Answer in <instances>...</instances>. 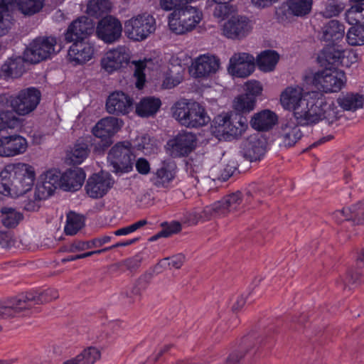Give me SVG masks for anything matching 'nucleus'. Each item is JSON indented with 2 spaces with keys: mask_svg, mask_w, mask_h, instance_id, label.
Listing matches in <instances>:
<instances>
[{
  "mask_svg": "<svg viewBox=\"0 0 364 364\" xmlns=\"http://www.w3.org/2000/svg\"><path fill=\"white\" fill-rule=\"evenodd\" d=\"M255 58L246 53H235L230 59L228 71L239 77L249 76L255 70Z\"/></svg>",
  "mask_w": 364,
  "mask_h": 364,
  "instance_id": "obj_18",
  "label": "nucleus"
},
{
  "mask_svg": "<svg viewBox=\"0 0 364 364\" xmlns=\"http://www.w3.org/2000/svg\"><path fill=\"white\" fill-rule=\"evenodd\" d=\"M358 60V55L353 50H343L341 65L350 67L351 65L357 63Z\"/></svg>",
  "mask_w": 364,
  "mask_h": 364,
  "instance_id": "obj_57",
  "label": "nucleus"
},
{
  "mask_svg": "<svg viewBox=\"0 0 364 364\" xmlns=\"http://www.w3.org/2000/svg\"><path fill=\"white\" fill-rule=\"evenodd\" d=\"M101 357L100 350L96 347H88L75 358L80 364H93Z\"/></svg>",
  "mask_w": 364,
  "mask_h": 364,
  "instance_id": "obj_43",
  "label": "nucleus"
},
{
  "mask_svg": "<svg viewBox=\"0 0 364 364\" xmlns=\"http://www.w3.org/2000/svg\"><path fill=\"white\" fill-rule=\"evenodd\" d=\"M91 247L90 242L76 241L71 245L70 251L85 250Z\"/></svg>",
  "mask_w": 364,
  "mask_h": 364,
  "instance_id": "obj_61",
  "label": "nucleus"
},
{
  "mask_svg": "<svg viewBox=\"0 0 364 364\" xmlns=\"http://www.w3.org/2000/svg\"><path fill=\"white\" fill-rule=\"evenodd\" d=\"M84 218L81 215L70 212L67 215L65 232L69 235H75L84 226Z\"/></svg>",
  "mask_w": 364,
  "mask_h": 364,
  "instance_id": "obj_41",
  "label": "nucleus"
},
{
  "mask_svg": "<svg viewBox=\"0 0 364 364\" xmlns=\"http://www.w3.org/2000/svg\"><path fill=\"white\" fill-rule=\"evenodd\" d=\"M194 148V141L191 138H171L167 143L166 149L173 156H184Z\"/></svg>",
  "mask_w": 364,
  "mask_h": 364,
  "instance_id": "obj_32",
  "label": "nucleus"
},
{
  "mask_svg": "<svg viewBox=\"0 0 364 364\" xmlns=\"http://www.w3.org/2000/svg\"><path fill=\"white\" fill-rule=\"evenodd\" d=\"M40 178L51 186L55 190L61 188V173L57 169H50L43 173Z\"/></svg>",
  "mask_w": 364,
  "mask_h": 364,
  "instance_id": "obj_47",
  "label": "nucleus"
},
{
  "mask_svg": "<svg viewBox=\"0 0 364 364\" xmlns=\"http://www.w3.org/2000/svg\"><path fill=\"white\" fill-rule=\"evenodd\" d=\"M336 102L343 112H354L363 107L364 96L358 92H347L340 95Z\"/></svg>",
  "mask_w": 364,
  "mask_h": 364,
  "instance_id": "obj_29",
  "label": "nucleus"
},
{
  "mask_svg": "<svg viewBox=\"0 0 364 364\" xmlns=\"http://www.w3.org/2000/svg\"><path fill=\"white\" fill-rule=\"evenodd\" d=\"M28 142L26 138H0V156H14L26 151Z\"/></svg>",
  "mask_w": 364,
  "mask_h": 364,
  "instance_id": "obj_22",
  "label": "nucleus"
},
{
  "mask_svg": "<svg viewBox=\"0 0 364 364\" xmlns=\"http://www.w3.org/2000/svg\"><path fill=\"white\" fill-rule=\"evenodd\" d=\"M346 39L351 46L364 44V26H352L348 31Z\"/></svg>",
  "mask_w": 364,
  "mask_h": 364,
  "instance_id": "obj_46",
  "label": "nucleus"
},
{
  "mask_svg": "<svg viewBox=\"0 0 364 364\" xmlns=\"http://www.w3.org/2000/svg\"><path fill=\"white\" fill-rule=\"evenodd\" d=\"M114 181L112 176L105 171L91 175L86 183L87 194L92 198H100L106 195L113 186Z\"/></svg>",
  "mask_w": 364,
  "mask_h": 364,
  "instance_id": "obj_15",
  "label": "nucleus"
},
{
  "mask_svg": "<svg viewBox=\"0 0 364 364\" xmlns=\"http://www.w3.org/2000/svg\"><path fill=\"white\" fill-rule=\"evenodd\" d=\"M241 203L240 193H234L226 196L220 200L206 206L203 212L196 211L188 213L184 218V223L188 225H195L200 219L208 220L212 216L221 217L235 210Z\"/></svg>",
  "mask_w": 364,
  "mask_h": 364,
  "instance_id": "obj_3",
  "label": "nucleus"
},
{
  "mask_svg": "<svg viewBox=\"0 0 364 364\" xmlns=\"http://www.w3.org/2000/svg\"><path fill=\"white\" fill-rule=\"evenodd\" d=\"M58 296L56 290L48 289L42 292L30 291L21 294L11 299L18 315L21 311L31 308L34 304L49 302Z\"/></svg>",
  "mask_w": 364,
  "mask_h": 364,
  "instance_id": "obj_13",
  "label": "nucleus"
},
{
  "mask_svg": "<svg viewBox=\"0 0 364 364\" xmlns=\"http://www.w3.org/2000/svg\"><path fill=\"white\" fill-rule=\"evenodd\" d=\"M24 61V57L8 58L0 68V77L9 80L21 77L25 71Z\"/></svg>",
  "mask_w": 364,
  "mask_h": 364,
  "instance_id": "obj_27",
  "label": "nucleus"
},
{
  "mask_svg": "<svg viewBox=\"0 0 364 364\" xmlns=\"http://www.w3.org/2000/svg\"><path fill=\"white\" fill-rule=\"evenodd\" d=\"M213 122L215 129L218 128V134L212 131L215 136H219L220 132L227 136H239L248 129L247 118L240 114L223 113L215 117Z\"/></svg>",
  "mask_w": 364,
  "mask_h": 364,
  "instance_id": "obj_7",
  "label": "nucleus"
},
{
  "mask_svg": "<svg viewBox=\"0 0 364 364\" xmlns=\"http://www.w3.org/2000/svg\"><path fill=\"white\" fill-rule=\"evenodd\" d=\"M157 178L163 185L168 183L174 177L173 166L168 167H162L156 172Z\"/></svg>",
  "mask_w": 364,
  "mask_h": 364,
  "instance_id": "obj_54",
  "label": "nucleus"
},
{
  "mask_svg": "<svg viewBox=\"0 0 364 364\" xmlns=\"http://www.w3.org/2000/svg\"><path fill=\"white\" fill-rule=\"evenodd\" d=\"M133 108V100L122 91L111 93L106 102V109L109 114H126Z\"/></svg>",
  "mask_w": 364,
  "mask_h": 364,
  "instance_id": "obj_20",
  "label": "nucleus"
},
{
  "mask_svg": "<svg viewBox=\"0 0 364 364\" xmlns=\"http://www.w3.org/2000/svg\"><path fill=\"white\" fill-rule=\"evenodd\" d=\"M40 100V91L34 87H28L21 90L16 95L11 96L9 102L16 113L26 115L36 108Z\"/></svg>",
  "mask_w": 364,
  "mask_h": 364,
  "instance_id": "obj_11",
  "label": "nucleus"
},
{
  "mask_svg": "<svg viewBox=\"0 0 364 364\" xmlns=\"http://www.w3.org/2000/svg\"><path fill=\"white\" fill-rule=\"evenodd\" d=\"M111 238L112 237L110 236L105 235L102 237L95 239L90 242L92 247L102 246V245L109 242L111 240Z\"/></svg>",
  "mask_w": 364,
  "mask_h": 364,
  "instance_id": "obj_64",
  "label": "nucleus"
},
{
  "mask_svg": "<svg viewBox=\"0 0 364 364\" xmlns=\"http://www.w3.org/2000/svg\"><path fill=\"white\" fill-rule=\"evenodd\" d=\"M333 219L336 223L353 220L358 223H364V203L356 205L353 209L343 208L333 213Z\"/></svg>",
  "mask_w": 364,
  "mask_h": 364,
  "instance_id": "obj_31",
  "label": "nucleus"
},
{
  "mask_svg": "<svg viewBox=\"0 0 364 364\" xmlns=\"http://www.w3.org/2000/svg\"><path fill=\"white\" fill-rule=\"evenodd\" d=\"M135 65L134 75L137 77V82L136 83V87L139 89L142 88L144 82V74L143 70L145 68L146 65L144 61H133Z\"/></svg>",
  "mask_w": 364,
  "mask_h": 364,
  "instance_id": "obj_55",
  "label": "nucleus"
},
{
  "mask_svg": "<svg viewBox=\"0 0 364 364\" xmlns=\"http://www.w3.org/2000/svg\"><path fill=\"white\" fill-rule=\"evenodd\" d=\"M277 114L269 110L264 109L252 115L250 120V126L258 132H268L277 123Z\"/></svg>",
  "mask_w": 364,
  "mask_h": 364,
  "instance_id": "obj_23",
  "label": "nucleus"
},
{
  "mask_svg": "<svg viewBox=\"0 0 364 364\" xmlns=\"http://www.w3.org/2000/svg\"><path fill=\"white\" fill-rule=\"evenodd\" d=\"M255 102L252 96L240 95L234 101V108L239 112L247 113L254 109Z\"/></svg>",
  "mask_w": 364,
  "mask_h": 364,
  "instance_id": "obj_42",
  "label": "nucleus"
},
{
  "mask_svg": "<svg viewBox=\"0 0 364 364\" xmlns=\"http://www.w3.org/2000/svg\"><path fill=\"white\" fill-rule=\"evenodd\" d=\"M313 0H288L286 3L287 11L296 16H305L311 10Z\"/></svg>",
  "mask_w": 364,
  "mask_h": 364,
  "instance_id": "obj_36",
  "label": "nucleus"
},
{
  "mask_svg": "<svg viewBox=\"0 0 364 364\" xmlns=\"http://www.w3.org/2000/svg\"><path fill=\"white\" fill-rule=\"evenodd\" d=\"M95 23L87 16H81L73 21L65 33L67 42L83 41L95 31Z\"/></svg>",
  "mask_w": 364,
  "mask_h": 364,
  "instance_id": "obj_16",
  "label": "nucleus"
},
{
  "mask_svg": "<svg viewBox=\"0 0 364 364\" xmlns=\"http://www.w3.org/2000/svg\"><path fill=\"white\" fill-rule=\"evenodd\" d=\"M55 190L39 177L36 186L35 198L38 200H45L53 195Z\"/></svg>",
  "mask_w": 364,
  "mask_h": 364,
  "instance_id": "obj_48",
  "label": "nucleus"
},
{
  "mask_svg": "<svg viewBox=\"0 0 364 364\" xmlns=\"http://www.w3.org/2000/svg\"><path fill=\"white\" fill-rule=\"evenodd\" d=\"M129 61L128 49L121 46L108 51L101 60L103 69L111 73L127 65Z\"/></svg>",
  "mask_w": 364,
  "mask_h": 364,
  "instance_id": "obj_19",
  "label": "nucleus"
},
{
  "mask_svg": "<svg viewBox=\"0 0 364 364\" xmlns=\"http://www.w3.org/2000/svg\"><path fill=\"white\" fill-rule=\"evenodd\" d=\"M16 316V310L11 299L6 305L0 306V330L8 320Z\"/></svg>",
  "mask_w": 364,
  "mask_h": 364,
  "instance_id": "obj_49",
  "label": "nucleus"
},
{
  "mask_svg": "<svg viewBox=\"0 0 364 364\" xmlns=\"http://www.w3.org/2000/svg\"><path fill=\"white\" fill-rule=\"evenodd\" d=\"M202 16V12L197 8L186 6L169 15L168 26L176 34H184L193 31L201 21Z\"/></svg>",
  "mask_w": 364,
  "mask_h": 364,
  "instance_id": "obj_4",
  "label": "nucleus"
},
{
  "mask_svg": "<svg viewBox=\"0 0 364 364\" xmlns=\"http://www.w3.org/2000/svg\"><path fill=\"white\" fill-rule=\"evenodd\" d=\"M141 257L136 255L132 258H129L125 261V265L129 268L133 269L139 266L141 262Z\"/></svg>",
  "mask_w": 364,
  "mask_h": 364,
  "instance_id": "obj_63",
  "label": "nucleus"
},
{
  "mask_svg": "<svg viewBox=\"0 0 364 364\" xmlns=\"http://www.w3.org/2000/svg\"><path fill=\"white\" fill-rule=\"evenodd\" d=\"M219 67L220 62L218 58L212 55H201L193 64V74L196 77H206L216 73Z\"/></svg>",
  "mask_w": 364,
  "mask_h": 364,
  "instance_id": "obj_24",
  "label": "nucleus"
},
{
  "mask_svg": "<svg viewBox=\"0 0 364 364\" xmlns=\"http://www.w3.org/2000/svg\"><path fill=\"white\" fill-rule=\"evenodd\" d=\"M13 110L0 112V131L5 129H14L19 125V119Z\"/></svg>",
  "mask_w": 364,
  "mask_h": 364,
  "instance_id": "obj_44",
  "label": "nucleus"
},
{
  "mask_svg": "<svg viewBox=\"0 0 364 364\" xmlns=\"http://www.w3.org/2000/svg\"><path fill=\"white\" fill-rule=\"evenodd\" d=\"M345 8L342 2H328L326 9L323 12L327 18L338 16Z\"/></svg>",
  "mask_w": 364,
  "mask_h": 364,
  "instance_id": "obj_53",
  "label": "nucleus"
},
{
  "mask_svg": "<svg viewBox=\"0 0 364 364\" xmlns=\"http://www.w3.org/2000/svg\"><path fill=\"white\" fill-rule=\"evenodd\" d=\"M246 95L256 97L259 95L262 91V87L259 82L249 81L246 83Z\"/></svg>",
  "mask_w": 364,
  "mask_h": 364,
  "instance_id": "obj_56",
  "label": "nucleus"
},
{
  "mask_svg": "<svg viewBox=\"0 0 364 364\" xmlns=\"http://www.w3.org/2000/svg\"><path fill=\"white\" fill-rule=\"evenodd\" d=\"M156 30V21L150 14H143L132 17L124 23V33L132 40L146 39Z\"/></svg>",
  "mask_w": 364,
  "mask_h": 364,
  "instance_id": "obj_10",
  "label": "nucleus"
},
{
  "mask_svg": "<svg viewBox=\"0 0 364 364\" xmlns=\"http://www.w3.org/2000/svg\"><path fill=\"white\" fill-rule=\"evenodd\" d=\"M90 149L88 143L75 144L66 154V159L73 164H81L89 156Z\"/></svg>",
  "mask_w": 364,
  "mask_h": 364,
  "instance_id": "obj_34",
  "label": "nucleus"
},
{
  "mask_svg": "<svg viewBox=\"0 0 364 364\" xmlns=\"http://www.w3.org/2000/svg\"><path fill=\"white\" fill-rule=\"evenodd\" d=\"M311 105L309 109L305 123H316L325 119L329 124L333 123L342 116L343 111L332 101L327 102L323 98H311Z\"/></svg>",
  "mask_w": 364,
  "mask_h": 364,
  "instance_id": "obj_9",
  "label": "nucleus"
},
{
  "mask_svg": "<svg viewBox=\"0 0 364 364\" xmlns=\"http://www.w3.org/2000/svg\"><path fill=\"white\" fill-rule=\"evenodd\" d=\"M112 4L109 0H90L87 3V14L96 18L101 17L111 11Z\"/></svg>",
  "mask_w": 364,
  "mask_h": 364,
  "instance_id": "obj_37",
  "label": "nucleus"
},
{
  "mask_svg": "<svg viewBox=\"0 0 364 364\" xmlns=\"http://www.w3.org/2000/svg\"><path fill=\"white\" fill-rule=\"evenodd\" d=\"M173 117L186 127H200L210 122L205 109L198 102L180 100L171 108Z\"/></svg>",
  "mask_w": 364,
  "mask_h": 364,
  "instance_id": "obj_2",
  "label": "nucleus"
},
{
  "mask_svg": "<svg viewBox=\"0 0 364 364\" xmlns=\"http://www.w3.org/2000/svg\"><path fill=\"white\" fill-rule=\"evenodd\" d=\"M122 126V120L114 117H107L100 119L92 128V132L94 136H112Z\"/></svg>",
  "mask_w": 364,
  "mask_h": 364,
  "instance_id": "obj_28",
  "label": "nucleus"
},
{
  "mask_svg": "<svg viewBox=\"0 0 364 364\" xmlns=\"http://www.w3.org/2000/svg\"><path fill=\"white\" fill-rule=\"evenodd\" d=\"M11 10L6 5L0 3V36L6 34L11 28L12 24Z\"/></svg>",
  "mask_w": 364,
  "mask_h": 364,
  "instance_id": "obj_45",
  "label": "nucleus"
},
{
  "mask_svg": "<svg viewBox=\"0 0 364 364\" xmlns=\"http://www.w3.org/2000/svg\"><path fill=\"white\" fill-rule=\"evenodd\" d=\"M251 29L247 17L234 15L225 22L223 26V34L230 39L240 40L250 33Z\"/></svg>",
  "mask_w": 364,
  "mask_h": 364,
  "instance_id": "obj_17",
  "label": "nucleus"
},
{
  "mask_svg": "<svg viewBox=\"0 0 364 364\" xmlns=\"http://www.w3.org/2000/svg\"><path fill=\"white\" fill-rule=\"evenodd\" d=\"M213 11V16L216 18H224L230 11L229 6L227 3H217Z\"/></svg>",
  "mask_w": 364,
  "mask_h": 364,
  "instance_id": "obj_58",
  "label": "nucleus"
},
{
  "mask_svg": "<svg viewBox=\"0 0 364 364\" xmlns=\"http://www.w3.org/2000/svg\"><path fill=\"white\" fill-rule=\"evenodd\" d=\"M36 178V169L31 164L18 162L7 165L0 172V193L20 197L31 191Z\"/></svg>",
  "mask_w": 364,
  "mask_h": 364,
  "instance_id": "obj_1",
  "label": "nucleus"
},
{
  "mask_svg": "<svg viewBox=\"0 0 364 364\" xmlns=\"http://www.w3.org/2000/svg\"><path fill=\"white\" fill-rule=\"evenodd\" d=\"M192 0H160L161 7L165 11H176L185 8L188 2Z\"/></svg>",
  "mask_w": 364,
  "mask_h": 364,
  "instance_id": "obj_52",
  "label": "nucleus"
},
{
  "mask_svg": "<svg viewBox=\"0 0 364 364\" xmlns=\"http://www.w3.org/2000/svg\"><path fill=\"white\" fill-rule=\"evenodd\" d=\"M136 168L139 173L146 175L150 171V165L146 159L140 158L136 162Z\"/></svg>",
  "mask_w": 364,
  "mask_h": 364,
  "instance_id": "obj_60",
  "label": "nucleus"
},
{
  "mask_svg": "<svg viewBox=\"0 0 364 364\" xmlns=\"http://www.w3.org/2000/svg\"><path fill=\"white\" fill-rule=\"evenodd\" d=\"M90 145L93 151L97 154H100L108 148L112 143L111 138H91L90 141L87 142Z\"/></svg>",
  "mask_w": 364,
  "mask_h": 364,
  "instance_id": "obj_50",
  "label": "nucleus"
},
{
  "mask_svg": "<svg viewBox=\"0 0 364 364\" xmlns=\"http://www.w3.org/2000/svg\"><path fill=\"white\" fill-rule=\"evenodd\" d=\"M86 175L80 168H71L61 173V188L75 191L80 188Z\"/></svg>",
  "mask_w": 364,
  "mask_h": 364,
  "instance_id": "obj_26",
  "label": "nucleus"
},
{
  "mask_svg": "<svg viewBox=\"0 0 364 364\" xmlns=\"http://www.w3.org/2000/svg\"><path fill=\"white\" fill-rule=\"evenodd\" d=\"M344 33V26L337 20H331L322 27L321 39L329 43H335L343 39Z\"/></svg>",
  "mask_w": 364,
  "mask_h": 364,
  "instance_id": "obj_30",
  "label": "nucleus"
},
{
  "mask_svg": "<svg viewBox=\"0 0 364 364\" xmlns=\"http://www.w3.org/2000/svg\"><path fill=\"white\" fill-rule=\"evenodd\" d=\"M1 220L6 228L16 226L23 219V215L17 210L11 207H4L1 210Z\"/></svg>",
  "mask_w": 364,
  "mask_h": 364,
  "instance_id": "obj_39",
  "label": "nucleus"
},
{
  "mask_svg": "<svg viewBox=\"0 0 364 364\" xmlns=\"http://www.w3.org/2000/svg\"><path fill=\"white\" fill-rule=\"evenodd\" d=\"M161 105L159 98L147 97L141 99L136 105V114L142 117L154 116Z\"/></svg>",
  "mask_w": 364,
  "mask_h": 364,
  "instance_id": "obj_33",
  "label": "nucleus"
},
{
  "mask_svg": "<svg viewBox=\"0 0 364 364\" xmlns=\"http://www.w3.org/2000/svg\"><path fill=\"white\" fill-rule=\"evenodd\" d=\"M268 149L267 138H247L243 142L240 152L250 161L261 160Z\"/></svg>",
  "mask_w": 364,
  "mask_h": 364,
  "instance_id": "obj_21",
  "label": "nucleus"
},
{
  "mask_svg": "<svg viewBox=\"0 0 364 364\" xmlns=\"http://www.w3.org/2000/svg\"><path fill=\"white\" fill-rule=\"evenodd\" d=\"M133 154L130 144L128 142L118 143L110 150L108 161L114 167L116 172H129L132 169Z\"/></svg>",
  "mask_w": 364,
  "mask_h": 364,
  "instance_id": "obj_12",
  "label": "nucleus"
},
{
  "mask_svg": "<svg viewBox=\"0 0 364 364\" xmlns=\"http://www.w3.org/2000/svg\"><path fill=\"white\" fill-rule=\"evenodd\" d=\"M343 50H339L334 46H327L322 50L319 59L325 61L328 65L333 67L341 65Z\"/></svg>",
  "mask_w": 364,
  "mask_h": 364,
  "instance_id": "obj_38",
  "label": "nucleus"
},
{
  "mask_svg": "<svg viewBox=\"0 0 364 364\" xmlns=\"http://www.w3.org/2000/svg\"><path fill=\"white\" fill-rule=\"evenodd\" d=\"M279 59V54L272 50L262 51L257 58V65L263 72L272 71Z\"/></svg>",
  "mask_w": 364,
  "mask_h": 364,
  "instance_id": "obj_35",
  "label": "nucleus"
},
{
  "mask_svg": "<svg viewBox=\"0 0 364 364\" xmlns=\"http://www.w3.org/2000/svg\"><path fill=\"white\" fill-rule=\"evenodd\" d=\"M285 129H289L290 131L286 132V133L284 134V136L289 137L301 136L299 127L293 123L287 125Z\"/></svg>",
  "mask_w": 364,
  "mask_h": 364,
  "instance_id": "obj_62",
  "label": "nucleus"
},
{
  "mask_svg": "<svg viewBox=\"0 0 364 364\" xmlns=\"http://www.w3.org/2000/svg\"><path fill=\"white\" fill-rule=\"evenodd\" d=\"M311 98L310 94H304L301 87H289L282 93L280 102L284 109L294 112L296 119L305 121Z\"/></svg>",
  "mask_w": 364,
  "mask_h": 364,
  "instance_id": "obj_5",
  "label": "nucleus"
},
{
  "mask_svg": "<svg viewBox=\"0 0 364 364\" xmlns=\"http://www.w3.org/2000/svg\"><path fill=\"white\" fill-rule=\"evenodd\" d=\"M356 9H359L357 4H354L345 14L346 21L350 25L358 26L357 21Z\"/></svg>",
  "mask_w": 364,
  "mask_h": 364,
  "instance_id": "obj_59",
  "label": "nucleus"
},
{
  "mask_svg": "<svg viewBox=\"0 0 364 364\" xmlns=\"http://www.w3.org/2000/svg\"><path fill=\"white\" fill-rule=\"evenodd\" d=\"M73 42V44L68 50V56L71 61L82 64L92 58L94 53L92 46L83 41Z\"/></svg>",
  "mask_w": 364,
  "mask_h": 364,
  "instance_id": "obj_25",
  "label": "nucleus"
},
{
  "mask_svg": "<svg viewBox=\"0 0 364 364\" xmlns=\"http://www.w3.org/2000/svg\"><path fill=\"white\" fill-rule=\"evenodd\" d=\"M45 0H21L15 5L25 16L38 13L44 6Z\"/></svg>",
  "mask_w": 364,
  "mask_h": 364,
  "instance_id": "obj_40",
  "label": "nucleus"
},
{
  "mask_svg": "<svg viewBox=\"0 0 364 364\" xmlns=\"http://www.w3.org/2000/svg\"><path fill=\"white\" fill-rule=\"evenodd\" d=\"M185 261V256L182 254L174 255L171 257H167L160 261L161 267L168 266L169 268L179 269L182 267Z\"/></svg>",
  "mask_w": 364,
  "mask_h": 364,
  "instance_id": "obj_51",
  "label": "nucleus"
},
{
  "mask_svg": "<svg viewBox=\"0 0 364 364\" xmlns=\"http://www.w3.org/2000/svg\"><path fill=\"white\" fill-rule=\"evenodd\" d=\"M306 80L325 92H334L343 87L346 76L343 71L329 68L306 76Z\"/></svg>",
  "mask_w": 364,
  "mask_h": 364,
  "instance_id": "obj_6",
  "label": "nucleus"
},
{
  "mask_svg": "<svg viewBox=\"0 0 364 364\" xmlns=\"http://www.w3.org/2000/svg\"><path fill=\"white\" fill-rule=\"evenodd\" d=\"M122 26L115 17L106 15L100 19L95 28V33L99 39L105 43H114L122 36Z\"/></svg>",
  "mask_w": 364,
  "mask_h": 364,
  "instance_id": "obj_14",
  "label": "nucleus"
},
{
  "mask_svg": "<svg viewBox=\"0 0 364 364\" xmlns=\"http://www.w3.org/2000/svg\"><path fill=\"white\" fill-rule=\"evenodd\" d=\"M56 39L53 36H40L30 43L24 51L26 61L38 63L51 58L56 50Z\"/></svg>",
  "mask_w": 364,
  "mask_h": 364,
  "instance_id": "obj_8",
  "label": "nucleus"
}]
</instances>
